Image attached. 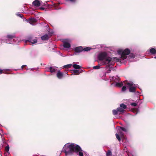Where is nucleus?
<instances>
[{"instance_id": "5", "label": "nucleus", "mask_w": 156, "mask_h": 156, "mask_svg": "<svg viewBox=\"0 0 156 156\" xmlns=\"http://www.w3.org/2000/svg\"><path fill=\"white\" fill-rule=\"evenodd\" d=\"M37 42V39H32L31 37H29L28 40H26L25 41L26 43L27 42L31 43L32 44H34L36 43Z\"/></svg>"}, {"instance_id": "12", "label": "nucleus", "mask_w": 156, "mask_h": 156, "mask_svg": "<svg viewBox=\"0 0 156 156\" xmlns=\"http://www.w3.org/2000/svg\"><path fill=\"white\" fill-rule=\"evenodd\" d=\"M15 37V35L14 34H9L6 36V37L9 39H12Z\"/></svg>"}, {"instance_id": "16", "label": "nucleus", "mask_w": 156, "mask_h": 156, "mask_svg": "<svg viewBox=\"0 0 156 156\" xmlns=\"http://www.w3.org/2000/svg\"><path fill=\"white\" fill-rule=\"evenodd\" d=\"M73 74L74 75H78L80 73L79 71L77 70H73Z\"/></svg>"}, {"instance_id": "22", "label": "nucleus", "mask_w": 156, "mask_h": 156, "mask_svg": "<svg viewBox=\"0 0 156 156\" xmlns=\"http://www.w3.org/2000/svg\"><path fill=\"white\" fill-rule=\"evenodd\" d=\"M120 106L121 108H123L124 109H125L127 108L126 106L123 103L120 104Z\"/></svg>"}, {"instance_id": "11", "label": "nucleus", "mask_w": 156, "mask_h": 156, "mask_svg": "<svg viewBox=\"0 0 156 156\" xmlns=\"http://www.w3.org/2000/svg\"><path fill=\"white\" fill-rule=\"evenodd\" d=\"M57 76L59 79H61L63 76V74L60 71H59L57 73Z\"/></svg>"}, {"instance_id": "2", "label": "nucleus", "mask_w": 156, "mask_h": 156, "mask_svg": "<svg viewBox=\"0 0 156 156\" xmlns=\"http://www.w3.org/2000/svg\"><path fill=\"white\" fill-rule=\"evenodd\" d=\"M98 58L100 61H103V65L109 64L111 61L113 62V58L111 57H109L107 53L104 52L100 53L98 56Z\"/></svg>"}, {"instance_id": "36", "label": "nucleus", "mask_w": 156, "mask_h": 156, "mask_svg": "<svg viewBox=\"0 0 156 156\" xmlns=\"http://www.w3.org/2000/svg\"><path fill=\"white\" fill-rule=\"evenodd\" d=\"M2 146H3V145H2V144H1V145H0V149H1V148L2 147Z\"/></svg>"}, {"instance_id": "14", "label": "nucleus", "mask_w": 156, "mask_h": 156, "mask_svg": "<svg viewBox=\"0 0 156 156\" xmlns=\"http://www.w3.org/2000/svg\"><path fill=\"white\" fill-rule=\"evenodd\" d=\"M73 68L76 69H80L81 68V67L78 65L74 64L73 65Z\"/></svg>"}, {"instance_id": "35", "label": "nucleus", "mask_w": 156, "mask_h": 156, "mask_svg": "<svg viewBox=\"0 0 156 156\" xmlns=\"http://www.w3.org/2000/svg\"><path fill=\"white\" fill-rule=\"evenodd\" d=\"M4 72L3 71V70L2 69H0V74H2V73H3Z\"/></svg>"}, {"instance_id": "18", "label": "nucleus", "mask_w": 156, "mask_h": 156, "mask_svg": "<svg viewBox=\"0 0 156 156\" xmlns=\"http://www.w3.org/2000/svg\"><path fill=\"white\" fill-rule=\"evenodd\" d=\"M115 85L116 86L119 87H121L123 85V83L122 82L121 83H117Z\"/></svg>"}, {"instance_id": "13", "label": "nucleus", "mask_w": 156, "mask_h": 156, "mask_svg": "<svg viewBox=\"0 0 156 156\" xmlns=\"http://www.w3.org/2000/svg\"><path fill=\"white\" fill-rule=\"evenodd\" d=\"M150 52L152 55H154L156 53V50L154 48H151L150 50Z\"/></svg>"}, {"instance_id": "29", "label": "nucleus", "mask_w": 156, "mask_h": 156, "mask_svg": "<svg viewBox=\"0 0 156 156\" xmlns=\"http://www.w3.org/2000/svg\"><path fill=\"white\" fill-rule=\"evenodd\" d=\"M126 86H123L122 89V91L123 92H124L126 91Z\"/></svg>"}, {"instance_id": "30", "label": "nucleus", "mask_w": 156, "mask_h": 156, "mask_svg": "<svg viewBox=\"0 0 156 156\" xmlns=\"http://www.w3.org/2000/svg\"><path fill=\"white\" fill-rule=\"evenodd\" d=\"M100 68V66H94L93 67V68L94 69H99Z\"/></svg>"}, {"instance_id": "6", "label": "nucleus", "mask_w": 156, "mask_h": 156, "mask_svg": "<svg viewBox=\"0 0 156 156\" xmlns=\"http://www.w3.org/2000/svg\"><path fill=\"white\" fill-rule=\"evenodd\" d=\"M75 52L80 53L83 51V47L82 46H79L76 47L74 50Z\"/></svg>"}, {"instance_id": "27", "label": "nucleus", "mask_w": 156, "mask_h": 156, "mask_svg": "<svg viewBox=\"0 0 156 156\" xmlns=\"http://www.w3.org/2000/svg\"><path fill=\"white\" fill-rule=\"evenodd\" d=\"M119 134L121 137H124V133L120 131H119Z\"/></svg>"}, {"instance_id": "24", "label": "nucleus", "mask_w": 156, "mask_h": 156, "mask_svg": "<svg viewBox=\"0 0 156 156\" xmlns=\"http://www.w3.org/2000/svg\"><path fill=\"white\" fill-rule=\"evenodd\" d=\"M115 136H116V138L118 140V141L119 142L120 141H121V139L120 138V136L118 134L116 133L115 134Z\"/></svg>"}, {"instance_id": "7", "label": "nucleus", "mask_w": 156, "mask_h": 156, "mask_svg": "<svg viewBox=\"0 0 156 156\" xmlns=\"http://www.w3.org/2000/svg\"><path fill=\"white\" fill-rule=\"evenodd\" d=\"M27 21L31 24H33L37 22V20L35 18L28 19Z\"/></svg>"}, {"instance_id": "23", "label": "nucleus", "mask_w": 156, "mask_h": 156, "mask_svg": "<svg viewBox=\"0 0 156 156\" xmlns=\"http://www.w3.org/2000/svg\"><path fill=\"white\" fill-rule=\"evenodd\" d=\"M49 69L51 73H52L55 71V69L52 67H50Z\"/></svg>"}, {"instance_id": "4", "label": "nucleus", "mask_w": 156, "mask_h": 156, "mask_svg": "<svg viewBox=\"0 0 156 156\" xmlns=\"http://www.w3.org/2000/svg\"><path fill=\"white\" fill-rule=\"evenodd\" d=\"M124 83L126 84L129 87V92L132 93L136 92L137 86H133V83L132 82L129 83L127 81H124Z\"/></svg>"}, {"instance_id": "8", "label": "nucleus", "mask_w": 156, "mask_h": 156, "mask_svg": "<svg viewBox=\"0 0 156 156\" xmlns=\"http://www.w3.org/2000/svg\"><path fill=\"white\" fill-rule=\"evenodd\" d=\"M32 4L35 6L39 7L41 5V3L39 0H35L32 2Z\"/></svg>"}, {"instance_id": "10", "label": "nucleus", "mask_w": 156, "mask_h": 156, "mask_svg": "<svg viewBox=\"0 0 156 156\" xmlns=\"http://www.w3.org/2000/svg\"><path fill=\"white\" fill-rule=\"evenodd\" d=\"M63 46L64 48H69L71 46L70 44L67 42H64Z\"/></svg>"}, {"instance_id": "31", "label": "nucleus", "mask_w": 156, "mask_h": 156, "mask_svg": "<svg viewBox=\"0 0 156 156\" xmlns=\"http://www.w3.org/2000/svg\"><path fill=\"white\" fill-rule=\"evenodd\" d=\"M129 57H130L131 58H134L135 57V55L132 53H131L129 55Z\"/></svg>"}, {"instance_id": "19", "label": "nucleus", "mask_w": 156, "mask_h": 156, "mask_svg": "<svg viewBox=\"0 0 156 156\" xmlns=\"http://www.w3.org/2000/svg\"><path fill=\"white\" fill-rule=\"evenodd\" d=\"M117 109L118 110V111L119 112H120L123 113L124 111V109L123 108H121L120 107L118 108H117Z\"/></svg>"}, {"instance_id": "20", "label": "nucleus", "mask_w": 156, "mask_h": 156, "mask_svg": "<svg viewBox=\"0 0 156 156\" xmlns=\"http://www.w3.org/2000/svg\"><path fill=\"white\" fill-rule=\"evenodd\" d=\"M106 156H110L112 155V152L110 150H108L106 152Z\"/></svg>"}, {"instance_id": "15", "label": "nucleus", "mask_w": 156, "mask_h": 156, "mask_svg": "<svg viewBox=\"0 0 156 156\" xmlns=\"http://www.w3.org/2000/svg\"><path fill=\"white\" fill-rule=\"evenodd\" d=\"M112 113L114 115H116L118 114H119V115L120 114V113H119L118 111V110L117 109L116 110H113Z\"/></svg>"}, {"instance_id": "39", "label": "nucleus", "mask_w": 156, "mask_h": 156, "mask_svg": "<svg viewBox=\"0 0 156 156\" xmlns=\"http://www.w3.org/2000/svg\"><path fill=\"white\" fill-rule=\"evenodd\" d=\"M70 1L72 2H75L76 0H70Z\"/></svg>"}, {"instance_id": "32", "label": "nucleus", "mask_w": 156, "mask_h": 156, "mask_svg": "<svg viewBox=\"0 0 156 156\" xmlns=\"http://www.w3.org/2000/svg\"><path fill=\"white\" fill-rule=\"evenodd\" d=\"M131 105L133 106H136L137 105V104L136 103H133L131 104Z\"/></svg>"}, {"instance_id": "34", "label": "nucleus", "mask_w": 156, "mask_h": 156, "mask_svg": "<svg viewBox=\"0 0 156 156\" xmlns=\"http://www.w3.org/2000/svg\"><path fill=\"white\" fill-rule=\"evenodd\" d=\"M111 72V70L110 69H109L107 71V73H110Z\"/></svg>"}, {"instance_id": "38", "label": "nucleus", "mask_w": 156, "mask_h": 156, "mask_svg": "<svg viewBox=\"0 0 156 156\" xmlns=\"http://www.w3.org/2000/svg\"><path fill=\"white\" fill-rule=\"evenodd\" d=\"M40 9H41L43 10H44V8L43 7H41Z\"/></svg>"}, {"instance_id": "1", "label": "nucleus", "mask_w": 156, "mask_h": 156, "mask_svg": "<svg viewBox=\"0 0 156 156\" xmlns=\"http://www.w3.org/2000/svg\"><path fill=\"white\" fill-rule=\"evenodd\" d=\"M63 150L66 155H71L73 152L78 153L79 156H83V151L78 145L72 143L68 146H65L63 147Z\"/></svg>"}, {"instance_id": "40", "label": "nucleus", "mask_w": 156, "mask_h": 156, "mask_svg": "<svg viewBox=\"0 0 156 156\" xmlns=\"http://www.w3.org/2000/svg\"><path fill=\"white\" fill-rule=\"evenodd\" d=\"M154 58H155L156 59V56H155V57H154Z\"/></svg>"}, {"instance_id": "37", "label": "nucleus", "mask_w": 156, "mask_h": 156, "mask_svg": "<svg viewBox=\"0 0 156 156\" xmlns=\"http://www.w3.org/2000/svg\"><path fill=\"white\" fill-rule=\"evenodd\" d=\"M26 66V65H23L22 67H21V68L22 69H23L24 67H25V66Z\"/></svg>"}, {"instance_id": "28", "label": "nucleus", "mask_w": 156, "mask_h": 156, "mask_svg": "<svg viewBox=\"0 0 156 156\" xmlns=\"http://www.w3.org/2000/svg\"><path fill=\"white\" fill-rule=\"evenodd\" d=\"M120 129L123 131L126 132L127 131V129L123 127H120Z\"/></svg>"}, {"instance_id": "3", "label": "nucleus", "mask_w": 156, "mask_h": 156, "mask_svg": "<svg viewBox=\"0 0 156 156\" xmlns=\"http://www.w3.org/2000/svg\"><path fill=\"white\" fill-rule=\"evenodd\" d=\"M130 52V50L128 48H126L124 50H119L118 51V53L121 55V58L123 60L127 58V55H129Z\"/></svg>"}, {"instance_id": "17", "label": "nucleus", "mask_w": 156, "mask_h": 156, "mask_svg": "<svg viewBox=\"0 0 156 156\" xmlns=\"http://www.w3.org/2000/svg\"><path fill=\"white\" fill-rule=\"evenodd\" d=\"M92 49V48L89 47H87L86 48H83V51H90L91 49Z\"/></svg>"}, {"instance_id": "25", "label": "nucleus", "mask_w": 156, "mask_h": 156, "mask_svg": "<svg viewBox=\"0 0 156 156\" xmlns=\"http://www.w3.org/2000/svg\"><path fill=\"white\" fill-rule=\"evenodd\" d=\"M9 145H8L5 147V150L7 152H8L9 151Z\"/></svg>"}, {"instance_id": "33", "label": "nucleus", "mask_w": 156, "mask_h": 156, "mask_svg": "<svg viewBox=\"0 0 156 156\" xmlns=\"http://www.w3.org/2000/svg\"><path fill=\"white\" fill-rule=\"evenodd\" d=\"M17 15L19 17H20L21 18H22L23 15H22L21 14H20V13H17Z\"/></svg>"}, {"instance_id": "9", "label": "nucleus", "mask_w": 156, "mask_h": 156, "mask_svg": "<svg viewBox=\"0 0 156 156\" xmlns=\"http://www.w3.org/2000/svg\"><path fill=\"white\" fill-rule=\"evenodd\" d=\"M49 37L47 34H45L41 37V39L43 41L48 40L49 39Z\"/></svg>"}, {"instance_id": "21", "label": "nucleus", "mask_w": 156, "mask_h": 156, "mask_svg": "<svg viewBox=\"0 0 156 156\" xmlns=\"http://www.w3.org/2000/svg\"><path fill=\"white\" fill-rule=\"evenodd\" d=\"M72 64H69L67 65H65L63 66V68H70L72 66Z\"/></svg>"}, {"instance_id": "26", "label": "nucleus", "mask_w": 156, "mask_h": 156, "mask_svg": "<svg viewBox=\"0 0 156 156\" xmlns=\"http://www.w3.org/2000/svg\"><path fill=\"white\" fill-rule=\"evenodd\" d=\"M115 60V61H116V62H120L121 61V60L120 58H118L117 57H115L114 58V59H113V60Z\"/></svg>"}]
</instances>
